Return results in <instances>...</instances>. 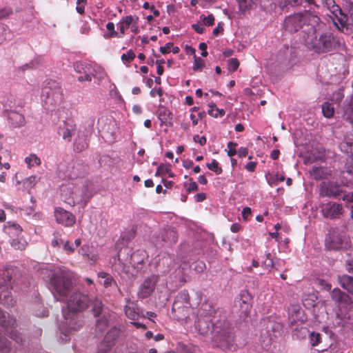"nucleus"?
<instances>
[{
	"mask_svg": "<svg viewBox=\"0 0 353 353\" xmlns=\"http://www.w3.org/2000/svg\"><path fill=\"white\" fill-rule=\"evenodd\" d=\"M66 308L63 311V316L69 328L77 331L83 326L82 316L79 313L85 310L90 304L88 295L79 292L72 291L65 300Z\"/></svg>",
	"mask_w": 353,
	"mask_h": 353,
	"instance_id": "1",
	"label": "nucleus"
},
{
	"mask_svg": "<svg viewBox=\"0 0 353 353\" xmlns=\"http://www.w3.org/2000/svg\"><path fill=\"white\" fill-rule=\"evenodd\" d=\"M39 272L41 275L49 276L50 290L54 299L59 301H65L74 288L72 272L62 268L52 270L42 268Z\"/></svg>",
	"mask_w": 353,
	"mask_h": 353,
	"instance_id": "2",
	"label": "nucleus"
},
{
	"mask_svg": "<svg viewBox=\"0 0 353 353\" xmlns=\"http://www.w3.org/2000/svg\"><path fill=\"white\" fill-rule=\"evenodd\" d=\"M319 19L310 12L304 10L290 14L284 19V29L290 32H297L302 30L307 36L310 33L316 32V26Z\"/></svg>",
	"mask_w": 353,
	"mask_h": 353,
	"instance_id": "3",
	"label": "nucleus"
},
{
	"mask_svg": "<svg viewBox=\"0 0 353 353\" xmlns=\"http://www.w3.org/2000/svg\"><path fill=\"white\" fill-rule=\"evenodd\" d=\"M305 46L314 52L321 54L331 52L340 48L341 41L334 32H325L319 37L315 33L303 36Z\"/></svg>",
	"mask_w": 353,
	"mask_h": 353,
	"instance_id": "4",
	"label": "nucleus"
},
{
	"mask_svg": "<svg viewBox=\"0 0 353 353\" xmlns=\"http://www.w3.org/2000/svg\"><path fill=\"white\" fill-rule=\"evenodd\" d=\"M195 329L203 336H211L212 339L221 341L225 340L229 333V323L225 320L197 316L195 321Z\"/></svg>",
	"mask_w": 353,
	"mask_h": 353,
	"instance_id": "5",
	"label": "nucleus"
},
{
	"mask_svg": "<svg viewBox=\"0 0 353 353\" xmlns=\"http://www.w3.org/2000/svg\"><path fill=\"white\" fill-rule=\"evenodd\" d=\"M350 244V241L347 233L339 228H332L325 236V246L329 250L346 249Z\"/></svg>",
	"mask_w": 353,
	"mask_h": 353,
	"instance_id": "6",
	"label": "nucleus"
},
{
	"mask_svg": "<svg viewBox=\"0 0 353 353\" xmlns=\"http://www.w3.org/2000/svg\"><path fill=\"white\" fill-rule=\"evenodd\" d=\"M49 86L42 90V95L46 96V105L55 107L60 105L63 101V90L60 85L56 81L49 83Z\"/></svg>",
	"mask_w": 353,
	"mask_h": 353,
	"instance_id": "7",
	"label": "nucleus"
},
{
	"mask_svg": "<svg viewBox=\"0 0 353 353\" xmlns=\"http://www.w3.org/2000/svg\"><path fill=\"white\" fill-rule=\"evenodd\" d=\"M188 294L187 292H181L177 295L173 303L172 313L174 318L178 321H182L188 316L189 308L183 305V302H188Z\"/></svg>",
	"mask_w": 353,
	"mask_h": 353,
	"instance_id": "8",
	"label": "nucleus"
},
{
	"mask_svg": "<svg viewBox=\"0 0 353 353\" xmlns=\"http://www.w3.org/2000/svg\"><path fill=\"white\" fill-rule=\"evenodd\" d=\"M321 212L325 218L338 219L343 213V205L333 201L323 203L321 205Z\"/></svg>",
	"mask_w": 353,
	"mask_h": 353,
	"instance_id": "9",
	"label": "nucleus"
},
{
	"mask_svg": "<svg viewBox=\"0 0 353 353\" xmlns=\"http://www.w3.org/2000/svg\"><path fill=\"white\" fill-rule=\"evenodd\" d=\"M176 265L175 256L167 252H162L158 255L157 267L163 273L169 272Z\"/></svg>",
	"mask_w": 353,
	"mask_h": 353,
	"instance_id": "10",
	"label": "nucleus"
},
{
	"mask_svg": "<svg viewBox=\"0 0 353 353\" xmlns=\"http://www.w3.org/2000/svg\"><path fill=\"white\" fill-rule=\"evenodd\" d=\"M157 281V276L153 275L146 278L139 289L138 296L141 299H145L150 296L154 290Z\"/></svg>",
	"mask_w": 353,
	"mask_h": 353,
	"instance_id": "11",
	"label": "nucleus"
},
{
	"mask_svg": "<svg viewBox=\"0 0 353 353\" xmlns=\"http://www.w3.org/2000/svg\"><path fill=\"white\" fill-rule=\"evenodd\" d=\"M119 335V332L116 328L111 329L108 332L97 353H106L109 351L114 345Z\"/></svg>",
	"mask_w": 353,
	"mask_h": 353,
	"instance_id": "12",
	"label": "nucleus"
},
{
	"mask_svg": "<svg viewBox=\"0 0 353 353\" xmlns=\"http://www.w3.org/2000/svg\"><path fill=\"white\" fill-rule=\"evenodd\" d=\"M235 306L239 307L241 317H247L252 308L251 297L247 292H243L235 301Z\"/></svg>",
	"mask_w": 353,
	"mask_h": 353,
	"instance_id": "13",
	"label": "nucleus"
},
{
	"mask_svg": "<svg viewBox=\"0 0 353 353\" xmlns=\"http://www.w3.org/2000/svg\"><path fill=\"white\" fill-rule=\"evenodd\" d=\"M54 216L57 223L66 227L73 225L76 221L75 216L71 212L61 208L55 209Z\"/></svg>",
	"mask_w": 353,
	"mask_h": 353,
	"instance_id": "14",
	"label": "nucleus"
},
{
	"mask_svg": "<svg viewBox=\"0 0 353 353\" xmlns=\"http://www.w3.org/2000/svg\"><path fill=\"white\" fill-rule=\"evenodd\" d=\"M3 115L12 128H21L26 123L24 115L14 110H6Z\"/></svg>",
	"mask_w": 353,
	"mask_h": 353,
	"instance_id": "15",
	"label": "nucleus"
},
{
	"mask_svg": "<svg viewBox=\"0 0 353 353\" xmlns=\"http://www.w3.org/2000/svg\"><path fill=\"white\" fill-rule=\"evenodd\" d=\"M76 130L77 125L73 121H63V124L59 127L58 134L64 140L70 142L76 132Z\"/></svg>",
	"mask_w": 353,
	"mask_h": 353,
	"instance_id": "16",
	"label": "nucleus"
},
{
	"mask_svg": "<svg viewBox=\"0 0 353 353\" xmlns=\"http://www.w3.org/2000/svg\"><path fill=\"white\" fill-rule=\"evenodd\" d=\"M332 299L341 307H347L352 303V298L339 288H334L331 292Z\"/></svg>",
	"mask_w": 353,
	"mask_h": 353,
	"instance_id": "17",
	"label": "nucleus"
},
{
	"mask_svg": "<svg viewBox=\"0 0 353 353\" xmlns=\"http://www.w3.org/2000/svg\"><path fill=\"white\" fill-rule=\"evenodd\" d=\"M3 232L8 235L9 239L22 235L23 229L20 225L14 221H7L3 228Z\"/></svg>",
	"mask_w": 353,
	"mask_h": 353,
	"instance_id": "18",
	"label": "nucleus"
},
{
	"mask_svg": "<svg viewBox=\"0 0 353 353\" xmlns=\"http://www.w3.org/2000/svg\"><path fill=\"white\" fill-rule=\"evenodd\" d=\"M341 192L340 188L333 182H324L321 185L320 194L322 196L336 197Z\"/></svg>",
	"mask_w": 353,
	"mask_h": 353,
	"instance_id": "19",
	"label": "nucleus"
},
{
	"mask_svg": "<svg viewBox=\"0 0 353 353\" xmlns=\"http://www.w3.org/2000/svg\"><path fill=\"white\" fill-rule=\"evenodd\" d=\"M15 301L13 300L11 292L8 285H2L0 284V303L6 307H12Z\"/></svg>",
	"mask_w": 353,
	"mask_h": 353,
	"instance_id": "20",
	"label": "nucleus"
},
{
	"mask_svg": "<svg viewBox=\"0 0 353 353\" xmlns=\"http://www.w3.org/2000/svg\"><path fill=\"white\" fill-rule=\"evenodd\" d=\"M139 17L136 16L128 15L125 17H123L118 23L119 27L120 34L119 37H122V36L125 34V32L127 29H128L132 23H138Z\"/></svg>",
	"mask_w": 353,
	"mask_h": 353,
	"instance_id": "21",
	"label": "nucleus"
},
{
	"mask_svg": "<svg viewBox=\"0 0 353 353\" xmlns=\"http://www.w3.org/2000/svg\"><path fill=\"white\" fill-rule=\"evenodd\" d=\"M332 4V6L330 8V12L335 15V17L338 19V21L341 26L343 28H345L347 26V17L346 14H345L341 8L335 4L334 1H331L330 3L328 4L329 6Z\"/></svg>",
	"mask_w": 353,
	"mask_h": 353,
	"instance_id": "22",
	"label": "nucleus"
},
{
	"mask_svg": "<svg viewBox=\"0 0 353 353\" xmlns=\"http://www.w3.org/2000/svg\"><path fill=\"white\" fill-rule=\"evenodd\" d=\"M215 310L213 308L212 303L209 301H204L200 305L197 311V316L203 318L213 319Z\"/></svg>",
	"mask_w": 353,
	"mask_h": 353,
	"instance_id": "23",
	"label": "nucleus"
},
{
	"mask_svg": "<svg viewBox=\"0 0 353 353\" xmlns=\"http://www.w3.org/2000/svg\"><path fill=\"white\" fill-rule=\"evenodd\" d=\"M128 304L125 306V314L132 321H137L140 316V308L134 302L128 301Z\"/></svg>",
	"mask_w": 353,
	"mask_h": 353,
	"instance_id": "24",
	"label": "nucleus"
},
{
	"mask_svg": "<svg viewBox=\"0 0 353 353\" xmlns=\"http://www.w3.org/2000/svg\"><path fill=\"white\" fill-rule=\"evenodd\" d=\"M337 281L342 288L353 296V277L347 274L338 276Z\"/></svg>",
	"mask_w": 353,
	"mask_h": 353,
	"instance_id": "25",
	"label": "nucleus"
},
{
	"mask_svg": "<svg viewBox=\"0 0 353 353\" xmlns=\"http://www.w3.org/2000/svg\"><path fill=\"white\" fill-rule=\"evenodd\" d=\"M74 151L81 152L88 147L87 137L84 134L78 133L74 142Z\"/></svg>",
	"mask_w": 353,
	"mask_h": 353,
	"instance_id": "26",
	"label": "nucleus"
},
{
	"mask_svg": "<svg viewBox=\"0 0 353 353\" xmlns=\"http://www.w3.org/2000/svg\"><path fill=\"white\" fill-rule=\"evenodd\" d=\"M158 118L164 124H171L173 119L172 113L164 106H161L159 108Z\"/></svg>",
	"mask_w": 353,
	"mask_h": 353,
	"instance_id": "27",
	"label": "nucleus"
},
{
	"mask_svg": "<svg viewBox=\"0 0 353 353\" xmlns=\"http://www.w3.org/2000/svg\"><path fill=\"white\" fill-rule=\"evenodd\" d=\"M9 242L12 248H13L14 250L21 251L26 250L28 245V242L23 238V235H21L12 239H9Z\"/></svg>",
	"mask_w": 353,
	"mask_h": 353,
	"instance_id": "28",
	"label": "nucleus"
},
{
	"mask_svg": "<svg viewBox=\"0 0 353 353\" xmlns=\"http://www.w3.org/2000/svg\"><path fill=\"white\" fill-rule=\"evenodd\" d=\"M339 147L342 152L349 154L350 158H353V142L347 136H345L344 140L339 143Z\"/></svg>",
	"mask_w": 353,
	"mask_h": 353,
	"instance_id": "29",
	"label": "nucleus"
},
{
	"mask_svg": "<svg viewBox=\"0 0 353 353\" xmlns=\"http://www.w3.org/2000/svg\"><path fill=\"white\" fill-rule=\"evenodd\" d=\"M97 276L99 278L104 279V281L102 283L103 287L107 288L111 287L112 285H115L117 288H118L116 281L110 274H108L105 272H99L97 274Z\"/></svg>",
	"mask_w": 353,
	"mask_h": 353,
	"instance_id": "30",
	"label": "nucleus"
},
{
	"mask_svg": "<svg viewBox=\"0 0 353 353\" xmlns=\"http://www.w3.org/2000/svg\"><path fill=\"white\" fill-rule=\"evenodd\" d=\"M236 1L238 2L239 12L243 14L250 10L254 5L252 0H236Z\"/></svg>",
	"mask_w": 353,
	"mask_h": 353,
	"instance_id": "31",
	"label": "nucleus"
},
{
	"mask_svg": "<svg viewBox=\"0 0 353 353\" xmlns=\"http://www.w3.org/2000/svg\"><path fill=\"white\" fill-rule=\"evenodd\" d=\"M208 105L210 109L208 110V112L210 116L214 118H217L219 117H221L225 115V110L218 108L215 103H211Z\"/></svg>",
	"mask_w": 353,
	"mask_h": 353,
	"instance_id": "32",
	"label": "nucleus"
},
{
	"mask_svg": "<svg viewBox=\"0 0 353 353\" xmlns=\"http://www.w3.org/2000/svg\"><path fill=\"white\" fill-rule=\"evenodd\" d=\"M0 353H12L10 342L0 334Z\"/></svg>",
	"mask_w": 353,
	"mask_h": 353,
	"instance_id": "33",
	"label": "nucleus"
},
{
	"mask_svg": "<svg viewBox=\"0 0 353 353\" xmlns=\"http://www.w3.org/2000/svg\"><path fill=\"white\" fill-rule=\"evenodd\" d=\"M322 112L323 116L326 118H332L334 114V105L329 102L323 103L322 105Z\"/></svg>",
	"mask_w": 353,
	"mask_h": 353,
	"instance_id": "34",
	"label": "nucleus"
},
{
	"mask_svg": "<svg viewBox=\"0 0 353 353\" xmlns=\"http://www.w3.org/2000/svg\"><path fill=\"white\" fill-rule=\"evenodd\" d=\"M92 310L94 316H99L103 311V303L101 300L97 298L94 299L92 302Z\"/></svg>",
	"mask_w": 353,
	"mask_h": 353,
	"instance_id": "35",
	"label": "nucleus"
},
{
	"mask_svg": "<svg viewBox=\"0 0 353 353\" xmlns=\"http://www.w3.org/2000/svg\"><path fill=\"white\" fill-rule=\"evenodd\" d=\"M25 162L27 163L28 168L35 165H39L41 163L40 158L35 154H31L25 158Z\"/></svg>",
	"mask_w": 353,
	"mask_h": 353,
	"instance_id": "36",
	"label": "nucleus"
},
{
	"mask_svg": "<svg viewBox=\"0 0 353 353\" xmlns=\"http://www.w3.org/2000/svg\"><path fill=\"white\" fill-rule=\"evenodd\" d=\"M106 28L108 32L103 35L105 39H108L118 36V32L114 30V24L113 22H108L106 25Z\"/></svg>",
	"mask_w": 353,
	"mask_h": 353,
	"instance_id": "37",
	"label": "nucleus"
},
{
	"mask_svg": "<svg viewBox=\"0 0 353 353\" xmlns=\"http://www.w3.org/2000/svg\"><path fill=\"white\" fill-rule=\"evenodd\" d=\"M167 173L168 174L169 177L174 176V174L170 170V169L164 165H160L157 169L155 176H159Z\"/></svg>",
	"mask_w": 353,
	"mask_h": 353,
	"instance_id": "38",
	"label": "nucleus"
},
{
	"mask_svg": "<svg viewBox=\"0 0 353 353\" xmlns=\"http://www.w3.org/2000/svg\"><path fill=\"white\" fill-rule=\"evenodd\" d=\"M190 182H185L183 186L185 188L188 193H191L194 191H197L199 186L197 183L193 181L192 178H189Z\"/></svg>",
	"mask_w": 353,
	"mask_h": 353,
	"instance_id": "39",
	"label": "nucleus"
},
{
	"mask_svg": "<svg viewBox=\"0 0 353 353\" xmlns=\"http://www.w3.org/2000/svg\"><path fill=\"white\" fill-rule=\"evenodd\" d=\"M311 175L316 180L322 179L324 177L325 172L321 167H314L311 170Z\"/></svg>",
	"mask_w": 353,
	"mask_h": 353,
	"instance_id": "40",
	"label": "nucleus"
},
{
	"mask_svg": "<svg viewBox=\"0 0 353 353\" xmlns=\"http://www.w3.org/2000/svg\"><path fill=\"white\" fill-rule=\"evenodd\" d=\"M207 167L216 174H221L223 172V169L219 166V162L215 159H213L211 163H207Z\"/></svg>",
	"mask_w": 353,
	"mask_h": 353,
	"instance_id": "41",
	"label": "nucleus"
},
{
	"mask_svg": "<svg viewBox=\"0 0 353 353\" xmlns=\"http://www.w3.org/2000/svg\"><path fill=\"white\" fill-rule=\"evenodd\" d=\"M310 341L312 347L319 345L321 342V336L320 333L312 332L310 334Z\"/></svg>",
	"mask_w": 353,
	"mask_h": 353,
	"instance_id": "42",
	"label": "nucleus"
},
{
	"mask_svg": "<svg viewBox=\"0 0 353 353\" xmlns=\"http://www.w3.org/2000/svg\"><path fill=\"white\" fill-rule=\"evenodd\" d=\"M205 61L201 57L194 55V60L192 66L193 70H201L205 67Z\"/></svg>",
	"mask_w": 353,
	"mask_h": 353,
	"instance_id": "43",
	"label": "nucleus"
},
{
	"mask_svg": "<svg viewBox=\"0 0 353 353\" xmlns=\"http://www.w3.org/2000/svg\"><path fill=\"white\" fill-rule=\"evenodd\" d=\"M8 333V336L10 339L14 341L18 344H22L23 338L19 332L17 330H12L10 332L7 331Z\"/></svg>",
	"mask_w": 353,
	"mask_h": 353,
	"instance_id": "44",
	"label": "nucleus"
},
{
	"mask_svg": "<svg viewBox=\"0 0 353 353\" xmlns=\"http://www.w3.org/2000/svg\"><path fill=\"white\" fill-rule=\"evenodd\" d=\"M228 150H227V154L228 157H232L236 154L237 150L236 149L237 146V143L233 141H229L227 144Z\"/></svg>",
	"mask_w": 353,
	"mask_h": 353,
	"instance_id": "45",
	"label": "nucleus"
},
{
	"mask_svg": "<svg viewBox=\"0 0 353 353\" xmlns=\"http://www.w3.org/2000/svg\"><path fill=\"white\" fill-rule=\"evenodd\" d=\"M136 55L133 50H129L127 53L121 55V60L123 62L130 63L134 59Z\"/></svg>",
	"mask_w": 353,
	"mask_h": 353,
	"instance_id": "46",
	"label": "nucleus"
},
{
	"mask_svg": "<svg viewBox=\"0 0 353 353\" xmlns=\"http://www.w3.org/2000/svg\"><path fill=\"white\" fill-rule=\"evenodd\" d=\"M179 347L182 353H194L196 350V347L191 344H180Z\"/></svg>",
	"mask_w": 353,
	"mask_h": 353,
	"instance_id": "47",
	"label": "nucleus"
},
{
	"mask_svg": "<svg viewBox=\"0 0 353 353\" xmlns=\"http://www.w3.org/2000/svg\"><path fill=\"white\" fill-rule=\"evenodd\" d=\"M344 169L345 172L349 174L353 175V158L347 159Z\"/></svg>",
	"mask_w": 353,
	"mask_h": 353,
	"instance_id": "48",
	"label": "nucleus"
},
{
	"mask_svg": "<svg viewBox=\"0 0 353 353\" xmlns=\"http://www.w3.org/2000/svg\"><path fill=\"white\" fill-rule=\"evenodd\" d=\"M239 66V61L236 58H232L228 61V67L229 70L234 72L236 71Z\"/></svg>",
	"mask_w": 353,
	"mask_h": 353,
	"instance_id": "49",
	"label": "nucleus"
},
{
	"mask_svg": "<svg viewBox=\"0 0 353 353\" xmlns=\"http://www.w3.org/2000/svg\"><path fill=\"white\" fill-rule=\"evenodd\" d=\"M201 18L203 19V23L205 26H211L214 23V17L213 14H208L207 17H205L204 15H201Z\"/></svg>",
	"mask_w": 353,
	"mask_h": 353,
	"instance_id": "50",
	"label": "nucleus"
},
{
	"mask_svg": "<svg viewBox=\"0 0 353 353\" xmlns=\"http://www.w3.org/2000/svg\"><path fill=\"white\" fill-rule=\"evenodd\" d=\"M135 236V232L134 230H130L126 233L122 234L121 235V238L123 241H125V242L130 241L132 239L134 238Z\"/></svg>",
	"mask_w": 353,
	"mask_h": 353,
	"instance_id": "51",
	"label": "nucleus"
},
{
	"mask_svg": "<svg viewBox=\"0 0 353 353\" xmlns=\"http://www.w3.org/2000/svg\"><path fill=\"white\" fill-rule=\"evenodd\" d=\"M91 246H90L88 244H84L79 250V254L83 256H85V255H88V253L91 251Z\"/></svg>",
	"mask_w": 353,
	"mask_h": 353,
	"instance_id": "52",
	"label": "nucleus"
},
{
	"mask_svg": "<svg viewBox=\"0 0 353 353\" xmlns=\"http://www.w3.org/2000/svg\"><path fill=\"white\" fill-rule=\"evenodd\" d=\"M7 26L4 24H0V45L3 43L6 39Z\"/></svg>",
	"mask_w": 353,
	"mask_h": 353,
	"instance_id": "53",
	"label": "nucleus"
},
{
	"mask_svg": "<svg viewBox=\"0 0 353 353\" xmlns=\"http://www.w3.org/2000/svg\"><path fill=\"white\" fill-rule=\"evenodd\" d=\"M263 265L265 268H272L274 266L273 259L271 258V254L268 253L266 254V259L263 261Z\"/></svg>",
	"mask_w": 353,
	"mask_h": 353,
	"instance_id": "54",
	"label": "nucleus"
},
{
	"mask_svg": "<svg viewBox=\"0 0 353 353\" xmlns=\"http://www.w3.org/2000/svg\"><path fill=\"white\" fill-rule=\"evenodd\" d=\"M63 249L68 254H72L74 252V248L73 247L72 243L69 241H66L65 242H63Z\"/></svg>",
	"mask_w": 353,
	"mask_h": 353,
	"instance_id": "55",
	"label": "nucleus"
},
{
	"mask_svg": "<svg viewBox=\"0 0 353 353\" xmlns=\"http://www.w3.org/2000/svg\"><path fill=\"white\" fill-rule=\"evenodd\" d=\"M83 258L91 263H94L99 259L98 255L97 254L91 253V251L88 253V255H85Z\"/></svg>",
	"mask_w": 353,
	"mask_h": 353,
	"instance_id": "56",
	"label": "nucleus"
},
{
	"mask_svg": "<svg viewBox=\"0 0 353 353\" xmlns=\"http://www.w3.org/2000/svg\"><path fill=\"white\" fill-rule=\"evenodd\" d=\"M12 13L10 8H3L0 9V19L9 17Z\"/></svg>",
	"mask_w": 353,
	"mask_h": 353,
	"instance_id": "57",
	"label": "nucleus"
},
{
	"mask_svg": "<svg viewBox=\"0 0 353 353\" xmlns=\"http://www.w3.org/2000/svg\"><path fill=\"white\" fill-rule=\"evenodd\" d=\"M318 284L322 289L327 291H330L332 288V285L323 279H319L318 281Z\"/></svg>",
	"mask_w": 353,
	"mask_h": 353,
	"instance_id": "58",
	"label": "nucleus"
},
{
	"mask_svg": "<svg viewBox=\"0 0 353 353\" xmlns=\"http://www.w3.org/2000/svg\"><path fill=\"white\" fill-rule=\"evenodd\" d=\"M193 140L194 142L198 143L201 145H205L207 142V139L204 136H199V134L194 135Z\"/></svg>",
	"mask_w": 353,
	"mask_h": 353,
	"instance_id": "59",
	"label": "nucleus"
},
{
	"mask_svg": "<svg viewBox=\"0 0 353 353\" xmlns=\"http://www.w3.org/2000/svg\"><path fill=\"white\" fill-rule=\"evenodd\" d=\"M173 47V43L168 42L165 46L160 47V52L163 54H168L170 52L171 48Z\"/></svg>",
	"mask_w": 353,
	"mask_h": 353,
	"instance_id": "60",
	"label": "nucleus"
},
{
	"mask_svg": "<svg viewBox=\"0 0 353 353\" xmlns=\"http://www.w3.org/2000/svg\"><path fill=\"white\" fill-rule=\"evenodd\" d=\"M63 243V241L61 238L60 235L54 236V238L51 241L52 247H59L61 244Z\"/></svg>",
	"mask_w": 353,
	"mask_h": 353,
	"instance_id": "61",
	"label": "nucleus"
},
{
	"mask_svg": "<svg viewBox=\"0 0 353 353\" xmlns=\"http://www.w3.org/2000/svg\"><path fill=\"white\" fill-rule=\"evenodd\" d=\"M37 182V176H31L26 179L25 183L30 188H33Z\"/></svg>",
	"mask_w": 353,
	"mask_h": 353,
	"instance_id": "62",
	"label": "nucleus"
},
{
	"mask_svg": "<svg viewBox=\"0 0 353 353\" xmlns=\"http://www.w3.org/2000/svg\"><path fill=\"white\" fill-rule=\"evenodd\" d=\"M77 79L80 82L83 81H92V76L88 73L85 72L84 74H81L78 77Z\"/></svg>",
	"mask_w": 353,
	"mask_h": 353,
	"instance_id": "63",
	"label": "nucleus"
},
{
	"mask_svg": "<svg viewBox=\"0 0 353 353\" xmlns=\"http://www.w3.org/2000/svg\"><path fill=\"white\" fill-rule=\"evenodd\" d=\"M192 28L199 34H203L205 31L204 26L198 23L192 24Z\"/></svg>",
	"mask_w": 353,
	"mask_h": 353,
	"instance_id": "64",
	"label": "nucleus"
}]
</instances>
